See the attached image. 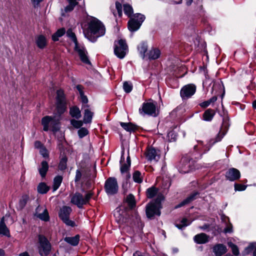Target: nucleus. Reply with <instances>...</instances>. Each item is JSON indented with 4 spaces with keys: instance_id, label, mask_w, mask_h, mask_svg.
Instances as JSON below:
<instances>
[{
    "instance_id": "61",
    "label": "nucleus",
    "mask_w": 256,
    "mask_h": 256,
    "mask_svg": "<svg viewBox=\"0 0 256 256\" xmlns=\"http://www.w3.org/2000/svg\"><path fill=\"white\" fill-rule=\"evenodd\" d=\"M133 256H144L140 252L138 251H136L134 253Z\"/></svg>"
},
{
    "instance_id": "5",
    "label": "nucleus",
    "mask_w": 256,
    "mask_h": 256,
    "mask_svg": "<svg viewBox=\"0 0 256 256\" xmlns=\"http://www.w3.org/2000/svg\"><path fill=\"white\" fill-rule=\"evenodd\" d=\"M194 161L189 156H184L178 165V170L181 173H188L194 168Z\"/></svg>"
},
{
    "instance_id": "8",
    "label": "nucleus",
    "mask_w": 256,
    "mask_h": 256,
    "mask_svg": "<svg viewBox=\"0 0 256 256\" xmlns=\"http://www.w3.org/2000/svg\"><path fill=\"white\" fill-rule=\"evenodd\" d=\"M56 98L57 112L60 114H62L64 113L66 109V96L62 90H57Z\"/></svg>"
},
{
    "instance_id": "57",
    "label": "nucleus",
    "mask_w": 256,
    "mask_h": 256,
    "mask_svg": "<svg viewBox=\"0 0 256 256\" xmlns=\"http://www.w3.org/2000/svg\"><path fill=\"white\" fill-rule=\"evenodd\" d=\"M203 145V142L202 141L198 142V145L194 146V149L196 150H198L199 149L201 148V146Z\"/></svg>"
},
{
    "instance_id": "63",
    "label": "nucleus",
    "mask_w": 256,
    "mask_h": 256,
    "mask_svg": "<svg viewBox=\"0 0 256 256\" xmlns=\"http://www.w3.org/2000/svg\"><path fill=\"white\" fill-rule=\"evenodd\" d=\"M126 163H127L129 164H131V160H130V156H128L126 158Z\"/></svg>"
},
{
    "instance_id": "23",
    "label": "nucleus",
    "mask_w": 256,
    "mask_h": 256,
    "mask_svg": "<svg viewBox=\"0 0 256 256\" xmlns=\"http://www.w3.org/2000/svg\"><path fill=\"white\" fill-rule=\"evenodd\" d=\"M148 44L144 42H142L138 46V51L143 59L146 58V53L148 50Z\"/></svg>"
},
{
    "instance_id": "35",
    "label": "nucleus",
    "mask_w": 256,
    "mask_h": 256,
    "mask_svg": "<svg viewBox=\"0 0 256 256\" xmlns=\"http://www.w3.org/2000/svg\"><path fill=\"white\" fill-rule=\"evenodd\" d=\"M158 192V189L154 186H152L147 189L146 192V196L148 198L154 197Z\"/></svg>"
},
{
    "instance_id": "54",
    "label": "nucleus",
    "mask_w": 256,
    "mask_h": 256,
    "mask_svg": "<svg viewBox=\"0 0 256 256\" xmlns=\"http://www.w3.org/2000/svg\"><path fill=\"white\" fill-rule=\"evenodd\" d=\"M191 222H189L186 218H184L181 220V224L184 228L190 225Z\"/></svg>"
},
{
    "instance_id": "58",
    "label": "nucleus",
    "mask_w": 256,
    "mask_h": 256,
    "mask_svg": "<svg viewBox=\"0 0 256 256\" xmlns=\"http://www.w3.org/2000/svg\"><path fill=\"white\" fill-rule=\"evenodd\" d=\"M224 232L226 233H230V232H232V226H228L227 228H225L224 230Z\"/></svg>"
},
{
    "instance_id": "27",
    "label": "nucleus",
    "mask_w": 256,
    "mask_h": 256,
    "mask_svg": "<svg viewBox=\"0 0 256 256\" xmlns=\"http://www.w3.org/2000/svg\"><path fill=\"white\" fill-rule=\"evenodd\" d=\"M215 115V112L214 110L208 108L206 110L203 114V120L205 121H211Z\"/></svg>"
},
{
    "instance_id": "41",
    "label": "nucleus",
    "mask_w": 256,
    "mask_h": 256,
    "mask_svg": "<svg viewBox=\"0 0 256 256\" xmlns=\"http://www.w3.org/2000/svg\"><path fill=\"white\" fill-rule=\"evenodd\" d=\"M124 12L128 17H131L134 12L132 6L129 4H124Z\"/></svg>"
},
{
    "instance_id": "46",
    "label": "nucleus",
    "mask_w": 256,
    "mask_h": 256,
    "mask_svg": "<svg viewBox=\"0 0 256 256\" xmlns=\"http://www.w3.org/2000/svg\"><path fill=\"white\" fill-rule=\"evenodd\" d=\"M228 246L231 248L233 254L235 256H238L240 254L238 247L232 242L228 243Z\"/></svg>"
},
{
    "instance_id": "53",
    "label": "nucleus",
    "mask_w": 256,
    "mask_h": 256,
    "mask_svg": "<svg viewBox=\"0 0 256 256\" xmlns=\"http://www.w3.org/2000/svg\"><path fill=\"white\" fill-rule=\"evenodd\" d=\"M76 90H78V92L80 96H81V95H82L84 94V88L83 86H82V85H80V84H78L76 86Z\"/></svg>"
},
{
    "instance_id": "20",
    "label": "nucleus",
    "mask_w": 256,
    "mask_h": 256,
    "mask_svg": "<svg viewBox=\"0 0 256 256\" xmlns=\"http://www.w3.org/2000/svg\"><path fill=\"white\" fill-rule=\"evenodd\" d=\"M160 51L159 49L157 48H152L146 54V58H148V59L150 60H156L160 56Z\"/></svg>"
},
{
    "instance_id": "4",
    "label": "nucleus",
    "mask_w": 256,
    "mask_h": 256,
    "mask_svg": "<svg viewBox=\"0 0 256 256\" xmlns=\"http://www.w3.org/2000/svg\"><path fill=\"white\" fill-rule=\"evenodd\" d=\"M128 52V46L125 40L120 39L114 42V53L119 58H124Z\"/></svg>"
},
{
    "instance_id": "49",
    "label": "nucleus",
    "mask_w": 256,
    "mask_h": 256,
    "mask_svg": "<svg viewBox=\"0 0 256 256\" xmlns=\"http://www.w3.org/2000/svg\"><path fill=\"white\" fill-rule=\"evenodd\" d=\"M88 133V130L84 128H82L78 130V134L80 138H82L86 136Z\"/></svg>"
},
{
    "instance_id": "52",
    "label": "nucleus",
    "mask_w": 256,
    "mask_h": 256,
    "mask_svg": "<svg viewBox=\"0 0 256 256\" xmlns=\"http://www.w3.org/2000/svg\"><path fill=\"white\" fill-rule=\"evenodd\" d=\"M82 178V173L80 171L78 170H77L76 171V176L74 180L76 182H78Z\"/></svg>"
},
{
    "instance_id": "7",
    "label": "nucleus",
    "mask_w": 256,
    "mask_h": 256,
    "mask_svg": "<svg viewBox=\"0 0 256 256\" xmlns=\"http://www.w3.org/2000/svg\"><path fill=\"white\" fill-rule=\"evenodd\" d=\"M92 195V192H88L84 196L82 194L76 192L72 197L70 202L78 208H82L84 205L89 202Z\"/></svg>"
},
{
    "instance_id": "45",
    "label": "nucleus",
    "mask_w": 256,
    "mask_h": 256,
    "mask_svg": "<svg viewBox=\"0 0 256 256\" xmlns=\"http://www.w3.org/2000/svg\"><path fill=\"white\" fill-rule=\"evenodd\" d=\"M123 88L126 93H130L132 90V84L131 82H125L123 84Z\"/></svg>"
},
{
    "instance_id": "2",
    "label": "nucleus",
    "mask_w": 256,
    "mask_h": 256,
    "mask_svg": "<svg viewBox=\"0 0 256 256\" xmlns=\"http://www.w3.org/2000/svg\"><path fill=\"white\" fill-rule=\"evenodd\" d=\"M66 34V36L74 43V50L78 54L81 61L86 64H90V62L88 56V52L84 46L78 44L75 34L71 29H68Z\"/></svg>"
},
{
    "instance_id": "11",
    "label": "nucleus",
    "mask_w": 256,
    "mask_h": 256,
    "mask_svg": "<svg viewBox=\"0 0 256 256\" xmlns=\"http://www.w3.org/2000/svg\"><path fill=\"white\" fill-rule=\"evenodd\" d=\"M72 211V210L70 207L63 206L60 210L58 216L67 226L73 227L75 225L74 222L69 219L70 215Z\"/></svg>"
},
{
    "instance_id": "43",
    "label": "nucleus",
    "mask_w": 256,
    "mask_h": 256,
    "mask_svg": "<svg viewBox=\"0 0 256 256\" xmlns=\"http://www.w3.org/2000/svg\"><path fill=\"white\" fill-rule=\"evenodd\" d=\"M133 180L134 182L137 183H141L142 182V174L139 171H136L133 174Z\"/></svg>"
},
{
    "instance_id": "6",
    "label": "nucleus",
    "mask_w": 256,
    "mask_h": 256,
    "mask_svg": "<svg viewBox=\"0 0 256 256\" xmlns=\"http://www.w3.org/2000/svg\"><path fill=\"white\" fill-rule=\"evenodd\" d=\"M145 16L141 14H136L128 22V28L130 32H135L140 27L142 23L144 20Z\"/></svg>"
},
{
    "instance_id": "17",
    "label": "nucleus",
    "mask_w": 256,
    "mask_h": 256,
    "mask_svg": "<svg viewBox=\"0 0 256 256\" xmlns=\"http://www.w3.org/2000/svg\"><path fill=\"white\" fill-rule=\"evenodd\" d=\"M225 176L226 180L233 182L240 178V173L238 169L230 168L226 171Z\"/></svg>"
},
{
    "instance_id": "21",
    "label": "nucleus",
    "mask_w": 256,
    "mask_h": 256,
    "mask_svg": "<svg viewBox=\"0 0 256 256\" xmlns=\"http://www.w3.org/2000/svg\"><path fill=\"white\" fill-rule=\"evenodd\" d=\"M4 218L5 217L3 216L1 218L0 220V234L10 237V230L5 224Z\"/></svg>"
},
{
    "instance_id": "33",
    "label": "nucleus",
    "mask_w": 256,
    "mask_h": 256,
    "mask_svg": "<svg viewBox=\"0 0 256 256\" xmlns=\"http://www.w3.org/2000/svg\"><path fill=\"white\" fill-rule=\"evenodd\" d=\"M36 44L40 48H44L46 44V38L42 35L38 36L36 39Z\"/></svg>"
},
{
    "instance_id": "40",
    "label": "nucleus",
    "mask_w": 256,
    "mask_h": 256,
    "mask_svg": "<svg viewBox=\"0 0 256 256\" xmlns=\"http://www.w3.org/2000/svg\"><path fill=\"white\" fill-rule=\"evenodd\" d=\"M29 200V196L27 194L22 196L20 200L18 203V206L20 209H22L26 204Z\"/></svg>"
},
{
    "instance_id": "22",
    "label": "nucleus",
    "mask_w": 256,
    "mask_h": 256,
    "mask_svg": "<svg viewBox=\"0 0 256 256\" xmlns=\"http://www.w3.org/2000/svg\"><path fill=\"white\" fill-rule=\"evenodd\" d=\"M120 124L124 130L130 132H134L138 129V126L132 122H120Z\"/></svg>"
},
{
    "instance_id": "25",
    "label": "nucleus",
    "mask_w": 256,
    "mask_h": 256,
    "mask_svg": "<svg viewBox=\"0 0 256 256\" xmlns=\"http://www.w3.org/2000/svg\"><path fill=\"white\" fill-rule=\"evenodd\" d=\"M124 152H123L122 154L120 160V164L121 165L120 170V172L122 174L127 172L128 171L129 168L130 166V164H128L124 162Z\"/></svg>"
},
{
    "instance_id": "42",
    "label": "nucleus",
    "mask_w": 256,
    "mask_h": 256,
    "mask_svg": "<svg viewBox=\"0 0 256 256\" xmlns=\"http://www.w3.org/2000/svg\"><path fill=\"white\" fill-rule=\"evenodd\" d=\"M126 201L131 208H132L136 205L135 198L132 194H130L126 196Z\"/></svg>"
},
{
    "instance_id": "39",
    "label": "nucleus",
    "mask_w": 256,
    "mask_h": 256,
    "mask_svg": "<svg viewBox=\"0 0 256 256\" xmlns=\"http://www.w3.org/2000/svg\"><path fill=\"white\" fill-rule=\"evenodd\" d=\"M67 161L68 158L66 156H64L61 158L59 164H58V168L60 170H64L67 168Z\"/></svg>"
},
{
    "instance_id": "26",
    "label": "nucleus",
    "mask_w": 256,
    "mask_h": 256,
    "mask_svg": "<svg viewBox=\"0 0 256 256\" xmlns=\"http://www.w3.org/2000/svg\"><path fill=\"white\" fill-rule=\"evenodd\" d=\"M114 216L115 220L118 224H122L124 221V217L122 214V212L120 208H116L114 212Z\"/></svg>"
},
{
    "instance_id": "38",
    "label": "nucleus",
    "mask_w": 256,
    "mask_h": 256,
    "mask_svg": "<svg viewBox=\"0 0 256 256\" xmlns=\"http://www.w3.org/2000/svg\"><path fill=\"white\" fill-rule=\"evenodd\" d=\"M37 189L40 194H44L49 190L50 188L44 182H41L38 185Z\"/></svg>"
},
{
    "instance_id": "51",
    "label": "nucleus",
    "mask_w": 256,
    "mask_h": 256,
    "mask_svg": "<svg viewBox=\"0 0 256 256\" xmlns=\"http://www.w3.org/2000/svg\"><path fill=\"white\" fill-rule=\"evenodd\" d=\"M40 152L44 158H48V151L44 146L40 150Z\"/></svg>"
},
{
    "instance_id": "29",
    "label": "nucleus",
    "mask_w": 256,
    "mask_h": 256,
    "mask_svg": "<svg viewBox=\"0 0 256 256\" xmlns=\"http://www.w3.org/2000/svg\"><path fill=\"white\" fill-rule=\"evenodd\" d=\"M48 169V164L46 161H42L41 167L38 168L39 173L42 178L45 177Z\"/></svg>"
},
{
    "instance_id": "48",
    "label": "nucleus",
    "mask_w": 256,
    "mask_h": 256,
    "mask_svg": "<svg viewBox=\"0 0 256 256\" xmlns=\"http://www.w3.org/2000/svg\"><path fill=\"white\" fill-rule=\"evenodd\" d=\"M70 124L72 125L73 126L78 128H80L82 126L83 122L81 120H77L72 119L70 120Z\"/></svg>"
},
{
    "instance_id": "30",
    "label": "nucleus",
    "mask_w": 256,
    "mask_h": 256,
    "mask_svg": "<svg viewBox=\"0 0 256 256\" xmlns=\"http://www.w3.org/2000/svg\"><path fill=\"white\" fill-rule=\"evenodd\" d=\"M64 240L73 246H76L79 242L80 236L78 235H76L72 237H66L64 238Z\"/></svg>"
},
{
    "instance_id": "32",
    "label": "nucleus",
    "mask_w": 256,
    "mask_h": 256,
    "mask_svg": "<svg viewBox=\"0 0 256 256\" xmlns=\"http://www.w3.org/2000/svg\"><path fill=\"white\" fill-rule=\"evenodd\" d=\"M196 192H194L190 194L189 196H188L180 204L176 206V208H180L181 206H184V205L190 203L192 200H194L196 198V196L197 195Z\"/></svg>"
},
{
    "instance_id": "19",
    "label": "nucleus",
    "mask_w": 256,
    "mask_h": 256,
    "mask_svg": "<svg viewBox=\"0 0 256 256\" xmlns=\"http://www.w3.org/2000/svg\"><path fill=\"white\" fill-rule=\"evenodd\" d=\"M227 251L226 246L222 244H217L213 247V252L216 256H221Z\"/></svg>"
},
{
    "instance_id": "47",
    "label": "nucleus",
    "mask_w": 256,
    "mask_h": 256,
    "mask_svg": "<svg viewBox=\"0 0 256 256\" xmlns=\"http://www.w3.org/2000/svg\"><path fill=\"white\" fill-rule=\"evenodd\" d=\"M81 102L82 103V108H89V106L88 104V99L84 94L80 96Z\"/></svg>"
},
{
    "instance_id": "56",
    "label": "nucleus",
    "mask_w": 256,
    "mask_h": 256,
    "mask_svg": "<svg viewBox=\"0 0 256 256\" xmlns=\"http://www.w3.org/2000/svg\"><path fill=\"white\" fill-rule=\"evenodd\" d=\"M210 104V102L208 100L204 101L200 104V106L203 108H206Z\"/></svg>"
},
{
    "instance_id": "28",
    "label": "nucleus",
    "mask_w": 256,
    "mask_h": 256,
    "mask_svg": "<svg viewBox=\"0 0 256 256\" xmlns=\"http://www.w3.org/2000/svg\"><path fill=\"white\" fill-rule=\"evenodd\" d=\"M70 114L72 117L76 119H79L82 116L80 110L76 106H74L70 108Z\"/></svg>"
},
{
    "instance_id": "1",
    "label": "nucleus",
    "mask_w": 256,
    "mask_h": 256,
    "mask_svg": "<svg viewBox=\"0 0 256 256\" xmlns=\"http://www.w3.org/2000/svg\"><path fill=\"white\" fill-rule=\"evenodd\" d=\"M106 28L103 24L96 18H92L88 23V30L84 31L85 36L92 42L105 34Z\"/></svg>"
},
{
    "instance_id": "55",
    "label": "nucleus",
    "mask_w": 256,
    "mask_h": 256,
    "mask_svg": "<svg viewBox=\"0 0 256 256\" xmlns=\"http://www.w3.org/2000/svg\"><path fill=\"white\" fill-rule=\"evenodd\" d=\"M34 148L38 149H41L42 148H44L43 144L40 141L37 140L34 142Z\"/></svg>"
},
{
    "instance_id": "44",
    "label": "nucleus",
    "mask_w": 256,
    "mask_h": 256,
    "mask_svg": "<svg viewBox=\"0 0 256 256\" xmlns=\"http://www.w3.org/2000/svg\"><path fill=\"white\" fill-rule=\"evenodd\" d=\"M252 250H254L253 252V256H256V244L255 243L250 244L246 248L244 251L246 253L248 254Z\"/></svg>"
},
{
    "instance_id": "60",
    "label": "nucleus",
    "mask_w": 256,
    "mask_h": 256,
    "mask_svg": "<svg viewBox=\"0 0 256 256\" xmlns=\"http://www.w3.org/2000/svg\"><path fill=\"white\" fill-rule=\"evenodd\" d=\"M217 100V96H214L212 98H210V100H208V101L210 102V104H212L214 102Z\"/></svg>"
},
{
    "instance_id": "12",
    "label": "nucleus",
    "mask_w": 256,
    "mask_h": 256,
    "mask_svg": "<svg viewBox=\"0 0 256 256\" xmlns=\"http://www.w3.org/2000/svg\"><path fill=\"white\" fill-rule=\"evenodd\" d=\"M40 246L38 248L39 253L41 256H48L51 250V246L47 238L43 236H38Z\"/></svg>"
},
{
    "instance_id": "14",
    "label": "nucleus",
    "mask_w": 256,
    "mask_h": 256,
    "mask_svg": "<svg viewBox=\"0 0 256 256\" xmlns=\"http://www.w3.org/2000/svg\"><path fill=\"white\" fill-rule=\"evenodd\" d=\"M140 114L142 115H149L156 116V103L154 102H144L142 105V108L139 109Z\"/></svg>"
},
{
    "instance_id": "18",
    "label": "nucleus",
    "mask_w": 256,
    "mask_h": 256,
    "mask_svg": "<svg viewBox=\"0 0 256 256\" xmlns=\"http://www.w3.org/2000/svg\"><path fill=\"white\" fill-rule=\"evenodd\" d=\"M209 238V236L204 233H200L196 234L194 237V240L198 244H204L208 242Z\"/></svg>"
},
{
    "instance_id": "15",
    "label": "nucleus",
    "mask_w": 256,
    "mask_h": 256,
    "mask_svg": "<svg viewBox=\"0 0 256 256\" xmlns=\"http://www.w3.org/2000/svg\"><path fill=\"white\" fill-rule=\"evenodd\" d=\"M34 216L44 222L50 220L48 211L44 206H38L36 209Z\"/></svg>"
},
{
    "instance_id": "50",
    "label": "nucleus",
    "mask_w": 256,
    "mask_h": 256,
    "mask_svg": "<svg viewBox=\"0 0 256 256\" xmlns=\"http://www.w3.org/2000/svg\"><path fill=\"white\" fill-rule=\"evenodd\" d=\"M246 186L240 184H234V190L236 191H242L246 190Z\"/></svg>"
},
{
    "instance_id": "24",
    "label": "nucleus",
    "mask_w": 256,
    "mask_h": 256,
    "mask_svg": "<svg viewBox=\"0 0 256 256\" xmlns=\"http://www.w3.org/2000/svg\"><path fill=\"white\" fill-rule=\"evenodd\" d=\"M84 108V115L83 122L85 124L90 123L92 122L94 114L92 112L89 108Z\"/></svg>"
},
{
    "instance_id": "62",
    "label": "nucleus",
    "mask_w": 256,
    "mask_h": 256,
    "mask_svg": "<svg viewBox=\"0 0 256 256\" xmlns=\"http://www.w3.org/2000/svg\"><path fill=\"white\" fill-rule=\"evenodd\" d=\"M32 3L34 4H38L42 0H31Z\"/></svg>"
},
{
    "instance_id": "13",
    "label": "nucleus",
    "mask_w": 256,
    "mask_h": 256,
    "mask_svg": "<svg viewBox=\"0 0 256 256\" xmlns=\"http://www.w3.org/2000/svg\"><path fill=\"white\" fill-rule=\"evenodd\" d=\"M196 87L192 84H186L180 90V96L182 100L190 98L196 92Z\"/></svg>"
},
{
    "instance_id": "37",
    "label": "nucleus",
    "mask_w": 256,
    "mask_h": 256,
    "mask_svg": "<svg viewBox=\"0 0 256 256\" xmlns=\"http://www.w3.org/2000/svg\"><path fill=\"white\" fill-rule=\"evenodd\" d=\"M66 32L65 29L64 28H61L58 30L52 36V40L54 41H58L59 38L62 36Z\"/></svg>"
},
{
    "instance_id": "36",
    "label": "nucleus",
    "mask_w": 256,
    "mask_h": 256,
    "mask_svg": "<svg viewBox=\"0 0 256 256\" xmlns=\"http://www.w3.org/2000/svg\"><path fill=\"white\" fill-rule=\"evenodd\" d=\"M226 132H222L221 133L220 132L217 135V136L216 137V138L214 139H211L209 140L208 142V146L211 147L212 146H213L215 143L218 142L220 141L222 139V138L224 136Z\"/></svg>"
},
{
    "instance_id": "31",
    "label": "nucleus",
    "mask_w": 256,
    "mask_h": 256,
    "mask_svg": "<svg viewBox=\"0 0 256 256\" xmlns=\"http://www.w3.org/2000/svg\"><path fill=\"white\" fill-rule=\"evenodd\" d=\"M116 10H113L111 8V10L114 16H116L118 14L119 17H121L122 14V4L118 2H116Z\"/></svg>"
},
{
    "instance_id": "3",
    "label": "nucleus",
    "mask_w": 256,
    "mask_h": 256,
    "mask_svg": "<svg viewBox=\"0 0 256 256\" xmlns=\"http://www.w3.org/2000/svg\"><path fill=\"white\" fill-rule=\"evenodd\" d=\"M162 199V196L158 195L156 200H152L146 205V211L148 218H153L155 216H160L161 201Z\"/></svg>"
},
{
    "instance_id": "10",
    "label": "nucleus",
    "mask_w": 256,
    "mask_h": 256,
    "mask_svg": "<svg viewBox=\"0 0 256 256\" xmlns=\"http://www.w3.org/2000/svg\"><path fill=\"white\" fill-rule=\"evenodd\" d=\"M58 123L55 119L54 116H46L43 117L42 119V124L43 126V130L47 132L50 127L52 130L56 132L58 130L57 128Z\"/></svg>"
},
{
    "instance_id": "64",
    "label": "nucleus",
    "mask_w": 256,
    "mask_h": 256,
    "mask_svg": "<svg viewBox=\"0 0 256 256\" xmlns=\"http://www.w3.org/2000/svg\"><path fill=\"white\" fill-rule=\"evenodd\" d=\"M19 256H30L28 252H24L20 254Z\"/></svg>"
},
{
    "instance_id": "9",
    "label": "nucleus",
    "mask_w": 256,
    "mask_h": 256,
    "mask_svg": "<svg viewBox=\"0 0 256 256\" xmlns=\"http://www.w3.org/2000/svg\"><path fill=\"white\" fill-rule=\"evenodd\" d=\"M104 190L108 196H113L116 194L118 190V185L116 178H108L105 182Z\"/></svg>"
},
{
    "instance_id": "59",
    "label": "nucleus",
    "mask_w": 256,
    "mask_h": 256,
    "mask_svg": "<svg viewBox=\"0 0 256 256\" xmlns=\"http://www.w3.org/2000/svg\"><path fill=\"white\" fill-rule=\"evenodd\" d=\"M210 225L208 224H204L202 226H200L199 228L202 230H205L208 228Z\"/></svg>"
},
{
    "instance_id": "34",
    "label": "nucleus",
    "mask_w": 256,
    "mask_h": 256,
    "mask_svg": "<svg viewBox=\"0 0 256 256\" xmlns=\"http://www.w3.org/2000/svg\"><path fill=\"white\" fill-rule=\"evenodd\" d=\"M63 178L61 176H56L54 179V182H53V191L54 192L56 190H57L58 188L60 186L62 181Z\"/></svg>"
},
{
    "instance_id": "16",
    "label": "nucleus",
    "mask_w": 256,
    "mask_h": 256,
    "mask_svg": "<svg viewBox=\"0 0 256 256\" xmlns=\"http://www.w3.org/2000/svg\"><path fill=\"white\" fill-rule=\"evenodd\" d=\"M146 156L150 161L158 162L160 158V150L154 148L149 147L146 150Z\"/></svg>"
}]
</instances>
